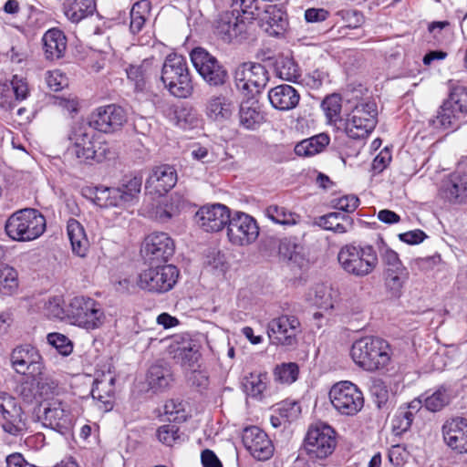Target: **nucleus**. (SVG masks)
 <instances>
[{"instance_id": "40", "label": "nucleus", "mask_w": 467, "mask_h": 467, "mask_svg": "<svg viewBox=\"0 0 467 467\" xmlns=\"http://www.w3.org/2000/svg\"><path fill=\"white\" fill-rule=\"evenodd\" d=\"M410 276L406 266L396 269H384V281L392 296L399 297Z\"/></svg>"}, {"instance_id": "18", "label": "nucleus", "mask_w": 467, "mask_h": 467, "mask_svg": "<svg viewBox=\"0 0 467 467\" xmlns=\"http://www.w3.org/2000/svg\"><path fill=\"white\" fill-rule=\"evenodd\" d=\"M231 214V210L224 204H205L196 212L195 221L203 231L218 233L227 226Z\"/></svg>"}, {"instance_id": "59", "label": "nucleus", "mask_w": 467, "mask_h": 467, "mask_svg": "<svg viewBox=\"0 0 467 467\" xmlns=\"http://www.w3.org/2000/svg\"><path fill=\"white\" fill-rule=\"evenodd\" d=\"M277 410L283 420L290 422L299 417L301 414V406L296 401L285 400L279 404Z\"/></svg>"}, {"instance_id": "50", "label": "nucleus", "mask_w": 467, "mask_h": 467, "mask_svg": "<svg viewBox=\"0 0 467 467\" xmlns=\"http://www.w3.org/2000/svg\"><path fill=\"white\" fill-rule=\"evenodd\" d=\"M299 374V368L296 363H282L277 365L274 370L275 380L283 384H292L295 382Z\"/></svg>"}, {"instance_id": "1", "label": "nucleus", "mask_w": 467, "mask_h": 467, "mask_svg": "<svg viewBox=\"0 0 467 467\" xmlns=\"http://www.w3.org/2000/svg\"><path fill=\"white\" fill-rule=\"evenodd\" d=\"M353 362L368 372L383 370L391 361L392 350L381 337L368 336L354 341L350 348Z\"/></svg>"}, {"instance_id": "49", "label": "nucleus", "mask_w": 467, "mask_h": 467, "mask_svg": "<svg viewBox=\"0 0 467 467\" xmlns=\"http://www.w3.org/2000/svg\"><path fill=\"white\" fill-rule=\"evenodd\" d=\"M142 178L140 176L125 177L121 184L118 187L121 192L122 199L125 204L131 203L140 192Z\"/></svg>"}, {"instance_id": "37", "label": "nucleus", "mask_w": 467, "mask_h": 467, "mask_svg": "<svg viewBox=\"0 0 467 467\" xmlns=\"http://www.w3.org/2000/svg\"><path fill=\"white\" fill-rule=\"evenodd\" d=\"M239 118L240 124L247 130H255L265 121L264 113L261 111L258 102L255 100L242 102Z\"/></svg>"}, {"instance_id": "6", "label": "nucleus", "mask_w": 467, "mask_h": 467, "mask_svg": "<svg viewBox=\"0 0 467 467\" xmlns=\"http://www.w3.org/2000/svg\"><path fill=\"white\" fill-rule=\"evenodd\" d=\"M37 418L44 427L65 435L72 431L78 412L70 403L58 398H51L40 403Z\"/></svg>"}, {"instance_id": "58", "label": "nucleus", "mask_w": 467, "mask_h": 467, "mask_svg": "<svg viewBox=\"0 0 467 467\" xmlns=\"http://www.w3.org/2000/svg\"><path fill=\"white\" fill-rule=\"evenodd\" d=\"M177 358L181 359L183 365L192 366L200 357L199 347L197 344L189 342L181 348H178Z\"/></svg>"}, {"instance_id": "44", "label": "nucleus", "mask_w": 467, "mask_h": 467, "mask_svg": "<svg viewBox=\"0 0 467 467\" xmlns=\"http://www.w3.org/2000/svg\"><path fill=\"white\" fill-rule=\"evenodd\" d=\"M419 399L421 400V405L423 404L426 410L431 412H437L450 403L451 394L448 389L441 386L431 394L426 392Z\"/></svg>"}, {"instance_id": "7", "label": "nucleus", "mask_w": 467, "mask_h": 467, "mask_svg": "<svg viewBox=\"0 0 467 467\" xmlns=\"http://www.w3.org/2000/svg\"><path fill=\"white\" fill-rule=\"evenodd\" d=\"M106 315L100 303L89 296H77L67 304V321L86 330L103 326Z\"/></svg>"}, {"instance_id": "54", "label": "nucleus", "mask_w": 467, "mask_h": 467, "mask_svg": "<svg viewBox=\"0 0 467 467\" xmlns=\"http://www.w3.org/2000/svg\"><path fill=\"white\" fill-rule=\"evenodd\" d=\"M176 124L182 130H192L199 126L201 119L195 110L182 108L175 111Z\"/></svg>"}, {"instance_id": "25", "label": "nucleus", "mask_w": 467, "mask_h": 467, "mask_svg": "<svg viewBox=\"0 0 467 467\" xmlns=\"http://www.w3.org/2000/svg\"><path fill=\"white\" fill-rule=\"evenodd\" d=\"M268 99L273 108L279 110H290L298 105L300 95L292 86L283 84L269 90Z\"/></svg>"}, {"instance_id": "36", "label": "nucleus", "mask_w": 467, "mask_h": 467, "mask_svg": "<svg viewBox=\"0 0 467 467\" xmlns=\"http://www.w3.org/2000/svg\"><path fill=\"white\" fill-rule=\"evenodd\" d=\"M95 9V0H64L63 3L64 14L73 23L92 15Z\"/></svg>"}, {"instance_id": "43", "label": "nucleus", "mask_w": 467, "mask_h": 467, "mask_svg": "<svg viewBox=\"0 0 467 467\" xmlns=\"http://www.w3.org/2000/svg\"><path fill=\"white\" fill-rule=\"evenodd\" d=\"M147 380L152 390L162 391L170 387L172 375L169 368L152 365L148 371Z\"/></svg>"}, {"instance_id": "2", "label": "nucleus", "mask_w": 467, "mask_h": 467, "mask_svg": "<svg viewBox=\"0 0 467 467\" xmlns=\"http://www.w3.org/2000/svg\"><path fill=\"white\" fill-rule=\"evenodd\" d=\"M95 138L96 133L88 124L76 123L67 135V155L76 158L80 163L104 161L109 153V145L97 141Z\"/></svg>"}, {"instance_id": "34", "label": "nucleus", "mask_w": 467, "mask_h": 467, "mask_svg": "<svg viewBox=\"0 0 467 467\" xmlns=\"http://www.w3.org/2000/svg\"><path fill=\"white\" fill-rule=\"evenodd\" d=\"M420 408V399H415L408 406L399 408L391 421L393 432L396 435H400L407 431L411 426L415 413Z\"/></svg>"}, {"instance_id": "11", "label": "nucleus", "mask_w": 467, "mask_h": 467, "mask_svg": "<svg viewBox=\"0 0 467 467\" xmlns=\"http://www.w3.org/2000/svg\"><path fill=\"white\" fill-rule=\"evenodd\" d=\"M333 408L341 415H357L364 406V396L359 388L348 380L335 383L328 392Z\"/></svg>"}, {"instance_id": "17", "label": "nucleus", "mask_w": 467, "mask_h": 467, "mask_svg": "<svg viewBox=\"0 0 467 467\" xmlns=\"http://www.w3.org/2000/svg\"><path fill=\"white\" fill-rule=\"evenodd\" d=\"M267 332L272 344L291 347L296 344L300 322L295 316L282 315L269 322Z\"/></svg>"}, {"instance_id": "56", "label": "nucleus", "mask_w": 467, "mask_h": 467, "mask_svg": "<svg viewBox=\"0 0 467 467\" xmlns=\"http://www.w3.org/2000/svg\"><path fill=\"white\" fill-rule=\"evenodd\" d=\"M163 412L168 420L174 422H182L187 419V412L184 404L177 400H170L163 406Z\"/></svg>"}, {"instance_id": "55", "label": "nucleus", "mask_w": 467, "mask_h": 467, "mask_svg": "<svg viewBox=\"0 0 467 467\" xmlns=\"http://www.w3.org/2000/svg\"><path fill=\"white\" fill-rule=\"evenodd\" d=\"M47 340L49 345L64 357L69 356L73 351V342L64 334L57 332L49 333L47 336Z\"/></svg>"}, {"instance_id": "15", "label": "nucleus", "mask_w": 467, "mask_h": 467, "mask_svg": "<svg viewBox=\"0 0 467 467\" xmlns=\"http://www.w3.org/2000/svg\"><path fill=\"white\" fill-rule=\"evenodd\" d=\"M192 63L210 86H221L227 78V72L218 59L204 48L196 47L190 54Z\"/></svg>"}, {"instance_id": "62", "label": "nucleus", "mask_w": 467, "mask_h": 467, "mask_svg": "<svg viewBox=\"0 0 467 467\" xmlns=\"http://www.w3.org/2000/svg\"><path fill=\"white\" fill-rule=\"evenodd\" d=\"M179 428L174 424L161 426L157 431V436L161 442L171 446L179 439Z\"/></svg>"}, {"instance_id": "29", "label": "nucleus", "mask_w": 467, "mask_h": 467, "mask_svg": "<svg viewBox=\"0 0 467 467\" xmlns=\"http://www.w3.org/2000/svg\"><path fill=\"white\" fill-rule=\"evenodd\" d=\"M279 255L286 260L291 266L303 268L306 265L304 247L295 237H285L280 240L278 246Z\"/></svg>"}, {"instance_id": "61", "label": "nucleus", "mask_w": 467, "mask_h": 467, "mask_svg": "<svg viewBox=\"0 0 467 467\" xmlns=\"http://www.w3.org/2000/svg\"><path fill=\"white\" fill-rule=\"evenodd\" d=\"M379 253L385 269H396L405 266L400 259L398 253L389 246L384 245V247L379 249Z\"/></svg>"}, {"instance_id": "27", "label": "nucleus", "mask_w": 467, "mask_h": 467, "mask_svg": "<svg viewBox=\"0 0 467 467\" xmlns=\"http://www.w3.org/2000/svg\"><path fill=\"white\" fill-rule=\"evenodd\" d=\"M176 182V170L172 166L166 164L154 168L147 180V184L153 187L159 194L169 192L175 186Z\"/></svg>"}, {"instance_id": "4", "label": "nucleus", "mask_w": 467, "mask_h": 467, "mask_svg": "<svg viewBox=\"0 0 467 467\" xmlns=\"http://www.w3.org/2000/svg\"><path fill=\"white\" fill-rule=\"evenodd\" d=\"M46 218L36 209L26 208L12 213L5 222L7 236L16 242H30L46 231Z\"/></svg>"}, {"instance_id": "9", "label": "nucleus", "mask_w": 467, "mask_h": 467, "mask_svg": "<svg viewBox=\"0 0 467 467\" xmlns=\"http://www.w3.org/2000/svg\"><path fill=\"white\" fill-rule=\"evenodd\" d=\"M179 274L178 268L173 265H150L138 275L137 285L140 289L150 293H166L173 288Z\"/></svg>"}, {"instance_id": "24", "label": "nucleus", "mask_w": 467, "mask_h": 467, "mask_svg": "<svg viewBox=\"0 0 467 467\" xmlns=\"http://www.w3.org/2000/svg\"><path fill=\"white\" fill-rule=\"evenodd\" d=\"M240 11L232 8L220 15L216 21L215 31L224 42H231L234 37L245 30V23Z\"/></svg>"}, {"instance_id": "57", "label": "nucleus", "mask_w": 467, "mask_h": 467, "mask_svg": "<svg viewBox=\"0 0 467 467\" xmlns=\"http://www.w3.org/2000/svg\"><path fill=\"white\" fill-rule=\"evenodd\" d=\"M448 100L462 117L467 115V87L457 86L452 88Z\"/></svg>"}, {"instance_id": "46", "label": "nucleus", "mask_w": 467, "mask_h": 467, "mask_svg": "<svg viewBox=\"0 0 467 467\" xmlns=\"http://www.w3.org/2000/svg\"><path fill=\"white\" fill-rule=\"evenodd\" d=\"M265 216L275 223L292 226L299 223L300 215L288 211L285 207L270 205L265 211Z\"/></svg>"}, {"instance_id": "39", "label": "nucleus", "mask_w": 467, "mask_h": 467, "mask_svg": "<svg viewBox=\"0 0 467 467\" xmlns=\"http://www.w3.org/2000/svg\"><path fill=\"white\" fill-rule=\"evenodd\" d=\"M308 300L324 312H330L335 307L336 292L325 284H318L308 294Z\"/></svg>"}, {"instance_id": "19", "label": "nucleus", "mask_w": 467, "mask_h": 467, "mask_svg": "<svg viewBox=\"0 0 467 467\" xmlns=\"http://www.w3.org/2000/svg\"><path fill=\"white\" fill-rule=\"evenodd\" d=\"M127 121L123 108L115 104L98 108L90 116L88 125L99 131L110 133L119 130Z\"/></svg>"}, {"instance_id": "20", "label": "nucleus", "mask_w": 467, "mask_h": 467, "mask_svg": "<svg viewBox=\"0 0 467 467\" xmlns=\"http://www.w3.org/2000/svg\"><path fill=\"white\" fill-rule=\"evenodd\" d=\"M242 441L244 448L257 461H267L274 455L275 447L268 435L256 426L243 431Z\"/></svg>"}, {"instance_id": "22", "label": "nucleus", "mask_w": 467, "mask_h": 467, "mask_svg": "<svg viewBox=\"0 0 467 467\" xmlns=\"http://www.w3.org/2000/svg\"><path fill=\"white\" fill-rule=\"evenodd\" d=\"M445 443L459 453H467V420L453 418L442 426Z\"/></svg>"}, {"instance_id": "41", "label": "nucleus", "mask_w": 467, "mask_h": 467, "mask_svg": "<svg viewBox=\"0 0 467 467\" xmlns=\"http://www.w3.org/2000/svg\"><path fill=\"white\" fill-rule=\"evenodd\" d=\"M2 415V427L4 431L12 435H18L26 430V421L20 406H16Z\"/></svg>"}, {"instance_id": "64", "label": "nucleus", "mask_w": 467, "mask_h": 467, "mask_svg": "<svg viewBox=\"0 0 467 467\" xmlns=\"http://www.w3.org/2000/svg\"><path fill=\"white\" fill-rule=\"evenodd\" d=\"M334 207L346 213H353L359 205L356 195H344L333 200Z\"/></svg>"}, {"instance_id": "14", "label": "nucleus", "mask_w": 467, "mask_h": 467, "mask_svg": "<svg viewBox=\"0 0 467 467\" xmlns=\"http://www.w3.org/2000/svg\"><path fill=\"white\" fill-rule=\"evenodd\" d=\"M228 241L236 246L253 244L259 235V226L254 217L243 212L231 214L226 226Z\"/></svg>"}, {"instance_id": "45", "label": "nucleus", "mask_w": 467, "mask_h": 467, "mask_svg": "<svg viewBox=\"0 0 467 467\" xmlns=\"http://www.w3.org/2000/svg\"><path fill=\"white\" fill-rule=\"evenodd\" d=\"M150 13V3L149 0L136 2L130 9V30L132 34L141 31Z\"/></svg>"}, {"instance_id": "53", "label": "nucleus", "mask_w": 467, "mask_h": 467, "mask_svg": "<svg viewBox=\"0 0 467 467\" xmlns=\"http://www.w3.org/2000/svg\"><path fill=\"white\" fill-rule=\"evenodd\" d=\"M329 123H337L340 119L341 98L332 94L325 98L321 105Z\"/></svg>"}, {"instance_id": "42", "label": "nucleus", "mask_w": 467, "mask_h": 467, "mask_svg": "<svg viewBox=\"0 0 467 467\" xmlns=\"http://www.w3.org/2000/svg\"><path fill=\"white\" fill-rule=\"evenodd\" d=\"M328 143L329 137L320 133L297 143L295 147V152L301 157H310L321 152Z\"/></svg>"}, {"instance_id": "51", "label": "nucleus", "mask_w": 467, "mask_h": 467, "mask_svg": "<svg viewBox=\"0 0 467 467\" xmlns=\"http://www.w3.org/2000/svg\"><path fill=\"white\" fill-rule=\"evenodd\" d=\"M276 71L278 77L285 81L297 82L300 78V70L297 64L291 58H283L277 63Z\"/></svg>"}, {"instance_id": "38", "label": "nucleus", "mask_w": 467, "mask_h": 467, "mask_svg": "<svg viewBox=\"0 0 467 467\" xmlns=\"http://www.w3.org/2000/svg\"><path fill=\"white\" fill-rule=\"evenodd\" d=\"M353 219L340 213H329L320 216L317 224L325 230L345 234L353 228Z\"/></svg>"}, {"instance_id": "63", "label": "nucleus", "mask_w": 467, "mask_h": 467, "mask_svg": "<svg viewBox=\"0 0 467 467\" xmlns=\"http://www.w3.org/2000/svg\"><path fill=\"white\" fill-rule=\"evenodd\" d=\"M46 82L50 89L59 91L67 86V78L60 70H52L47 73Z\"/></svg>"}, {"instance_id": "30", "label": "nucleus", "mask_w": 467, "mask_h": 467, "mask_svg": "<svg viewBox=\"0 0 467 467\" xmlns=\"http://www.w3.org/2000/svg\"><path fill=\"white\" fill-rule=\"evenodd\" d=\"M115 392V377L110 373L102 374L95 379L91 389L94 400H98L109 410L112 408V398Z\"/></svg>"}, {"instance_id": "35", "label": "nucleus", "mask_w": 467, "mask_h": 467, "mask_svg": "<svg viewBox=\"0 0 467 467\" xmlns=\"http://www.w3.org/2000/svg\"><path fill=\"white\" fill-rule=\"evenodd\" d=\"M262 26L270 36L281 35L287 26L285 14L276 5H268L261 17Z\"/></svg>"}, {"instance_id": "16", "label": "nucleus", "mask_w": 467, "mask_h": 467, "mask_svg": "<svg viewBox=\"0 0 467 467\" xmlns=\"http://www.w3.org/2000/svg\"><path fill=\"white\" fill-rule=\"evenodd\" d=\"M175 244L165 233H152L142 243L140 254L149 265L166 264L173 255Z\"/></svg>"}, {"instance_id": "31", "label": "nucleus", "mask_w": 467, "mask_h": 467, "mask_svg": "<svg viewBox=\"0 0 467 467\" xmlns=\"http://www.w3.org/2000/svg\"><path fill=\"white\" fill-rule=\"evenodd\" d=\"M234 110L233 102L225 96L220 94L209 98L206 103V116L218 122L229 119Z\"/></svg>"}, {"instance_id": "3", "label": "nucleus", "mask_w": 467, "mask_h": 467, "mask_svg": "<svg viewBox=\"0 0 467 467\" xmlns=\"http://www.w3.org/2000/svg\"><path fill=\"white\" fill-rule=\"evenodd\" d=\"M161 80L174 97L189 98L194 89L186 58L176 53L169 54L162 65Z\"/></svg>"}, {"instance_id": "10", "label": "nucleus", "mask_w": 467, "mask_h": 467, "mask_svg": "<svg viewBox=\"0 0 467 467\" xmlns=\"http://www.w3.org/2000/svg\"><path fill=\"white\" fill-rule=\"evenodd\" d=\"M336 446V431L331 426L318 422L309 427L305 438L304 449L311 460L327 458L333 453Z\"/></svg>"}, {"instance_id": "21", "label": "nucleus", "mask_w": 467, "mask_h": 467, "mask_svg": "<svg viewBox=\"0 0 467 467\" xmlns=\"http://www.w3.org/2000/svg\"><path fill=\"white\" fill-rule=\"evenodd\" d=\"M440 196L452 204L467 201V172L454 171L444 178L439 189Z\"/></svg>"}, {"instance_id": "13", "label": "nucleus", "mask_w": 467, "mask_h": 467, "mask_svg": "<svg viewBox=\"0 0 467 467\" xmlns=\"http://www.w3.org/2000/svg\"><path fill=\"white\" fill-rule=\"evenodd\" d=\"M268 80L266 68L259 63H244L234 71L235 86L245 96L259 94Z\"/></svg>"}, {"instance_id": "26", "label": "nucleus", "mask_w": 467, "mask_h": 467, "mask_svg": "<svg viewBox=\"0 0 467 467\" xmlns=\"http://www.w3.org/2000/svg\"><path fill=\"white\" fill-rule=\"evenodd\" d=\"M462 116L456 108L446 99L437 110L436 115L429 119V126L435 130H456Z\"/></svg>"}, {"instance_id": "5", "label": "nucleus", "mask_w": 467, "mask_h": 467, "mask_svg": "<svg viewBox=\"0 0 467 467\" xmlns=\"http://www.w3.org/2000/svg\"><path fill=\"white\" fill-rule=\"evenodd\" d=\"M337 261L346 273L356 277L370 275L379 264L377 252L370 244H345L337 254Z\"/></svg>"}, {"instance_id": "23", "label": "nucleus", "mask_w": 467, "mask_h": 467, "mask_svg": "<svg viewBox=\"0 0 467 467\" xmlns=\"http://www.w3.org/2000/svg\"><path fill=\"white\" fill-rule=\"evenodd\" d=\"M83 195L99 208L126 207L121 192L117 187H107L104 185L88 187L83 189Z\"/></svg>"}, {"instance_id": "48", "label": "nucleus", "mask_w": 467, "mask_h": 467, "mask_svg": "<svg viewBox=\"0 0 467 467\" xmlns=\"http://www.w3.org/2000/svg\"><path fill=\"white\" fill-rule=\"evenodd\" d=\"M267 381L268 377L266 373H251L244 379V390L252 398H261L266 389Z\"/></svg>"}, {"instance_id": "12", "label": "nucleus", "mask_w": 467, "mask_h": 467, "mask_svg": "<svg viewBox=\"0 0 467 467\" xmlns=\"http://www.w3.org/2000/svg\"><path fill=\"white\" fill-rule=\"evenodd\" d=\"M14 370L38 380L44 374V360L39 351L31 345H22L13 349L10 357Z\"/></svg>"}, {"instance_id": "52", "label": "nucleus", "mask_w": 467, "mask_h": 467, "mask_svg": "<svg viewBox=\"0 0 467 467\" xmlns=\"http://www.w3.org/2000/svg\"><path fill=\"white\" fill-rule=\"evenodd\" d=\"M47 317L67 321V306H64V300L61 296L49 298L44 306Z\"/></svg>"}, {"instance_id": "8", "label": "nucleus", "mask_w": 467, "mask_h": 467, "mask_svg": "<svg viewBox=\"0 0 467 467\" xmlns=\"http://www.w3.org/2000/svg\"><path fill=\"white\" fill-rule=\"evenodd\" d=\"M378 123V107L372 100L358 103L347 115L345 132L354 140L366 139Z\"/></svg>"}, {"instance_id": "60", "label": "nucleus", "mask_w": 467, "mask_h": 467, "mask_svg": "<svg viewBox=\"0 0 467 467\" xmlns=\"http://www.w3.org/2000/svg\"><path fill=\"white\" fill-rule=\"evenodd\" d=\"M10 85L12 88L11 91L14 93L16 102H20L27 99L30 91L26 78L15 75L12 78Z\"/></svg>"}, {"instance_id": "28", "label": "nucleus", "mask_w": 467, "mask_h": 467, "mask_svg": "<svg viewBox=\"0 0 467 467\" xmlns=\"http://www.w3.org/2000/svg\"><path fill=\"white\" fill-rule=\"evenodd\" d=\"M43 49L47 59L56 60L61 58L67 49V37L57 28L47 30L43 37Z\"/></svg>"}, {"instance_id": "32", "label": "nucleus", "mask_w": 467, "mask_h": 467, "mask_svg": "<svg viewBox=\"0 0 467 467\" xmlns=\"http://www.w3.org/2000/svg\"><path fill=\"white\" fill-rule=\"evenodd\" d=\"M125 72L128 79L133 83L136 92H144L152 73V60L143 59L140 64H130Z\"/></svg>"}, {"instance_id": "47", "label": "nucleus", "mask_w": 467, "mask_h": 467, "mask_svg": "<svg viewBox=\"0 0 467 467\" xmlns=\"http://www.w3.org/2000/svg\"><path fill=\"white\" fill-rule=\"evenodd\" d=\"M17 271L8 265L3 264L0 269V295L11 296L18 289Z\"/></svg>"}, {"instance_id": "33", "label": "nucleus", "mask_w": 467, "mask_h": 467, "mask_svg": "<svg viewBox=\"0 0 467 467\" xmlns=\"http://www.w3.org/2000/svg\"><path fill=\"white\" fill-rule=\"evenodd\" d=\"M67 234L73 253L80 257L86 256L88 251L89 242L83 225L78 220L71 218L67 223Z\"/></svg>"}]
</instances>
